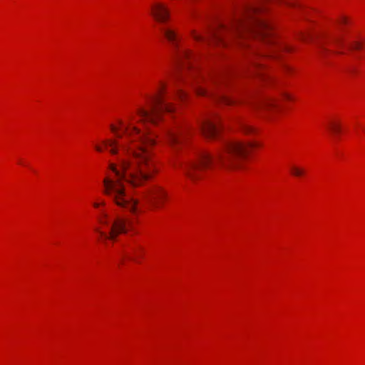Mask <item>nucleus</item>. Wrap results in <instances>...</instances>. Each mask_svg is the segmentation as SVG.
I'll list each match as a JSON object with an SVG mask.
<instances>
[{"label": "nucleus", "mask_w": 365, "mask_h": 365, "mask_svg": "<svg viewBox=\"0 0 365 365\" xmlns=\"http://www.w3.org/2000/svg\"><path fill=\"white\" fill-rule=\"evenodd\" d=\"M291 173L295 177H301L304 174V170L295 165L290 168Z\"/></svg>", "instance_id": "obj_15"}, {"label": "nucleus", "mask_w": 365, "mask_h": 365, "mask_svg": "<svg viewBox=\"0 0 365 365\" xmlns=\"http://www.w3.org/2000/svg\"><path fill=\"white\" fill-rule=\"evenodd\" d=\"M192 37L196 40V41H201L203 39V37L201 36L200 35H198L197 34L193 32L192 33Z\"/></svg>", "instance_id": "obj_21"}, {"label": "nucleus", "mask_w": 365, "mask_h": 365, "mask_svg": "<svg viewBox=\"0 0 365 365\" xmlns=\"http://www.w3.org/2000/svg\"><path fill=\"white\" fill-rule=\"evenodd\" d=\"M164 90L165 86L162 84L157 94L147 97L148 108L140 107L137 109L140 121L157 124L164 112L173 110V107L167 102L163 96Z\"/></svg>", "instance_id": "obj_4"}, {"label": "nucleus", "mask_w": 365, "mask_h": 365, "mask_svg": "<svg viewBox=\"0 0 365 365\" xmlns=\"http://www.w3.org/2000/svg\"><path fill=\"white\" fill-rule=\"evenodd\" d=\"M337 53H339V54L343 53V52H341V51H339V52H337Z\"/></svg>", "instance_id": "obj_27"}, {"label": "nucleus", "mask_w": 365, "mask_h": 365, "mask_svg": "<svg viewBox=\"0 0 365 365\" xmlns=\"http://www.w3.org/2000/svg\"><path fill=\"white\" fill-rule=\"evenodd\" d=\"M176 95L180 99H184L186 96V94L181 90H178Z\"/></svg>", "instance_id": "obj_20"}, {"label": "nucleus", "mask_w": 365, "mask_h": 365, "mask_svg": "<svg viewBox=\"0 0 365 365\" xmlns=\"http://www.w3.org/2000/svg\"><path fill=\"white\" fill-rule=\"evenodd\" d=\"M329 127L331 131L335 135H338L341 132V125L339 123L331 122Z\"/></svg>", "instance_id": "obj_16"}, {"label": "nucleus", "mask_w": 365, "mask_h": 365, "mask_svg": "<svg viewBox=\"0 0 365 365\" xmlns=\"http://www.w3.org/2000/svg\"><path fill=\"white\" fill-rule=\"evenodd\" d=\"M160 31L173 48L178 66L182 67L185 71H189L191 68V61L194 59V56L189 51L180 48V38L175 31L165 27H161Z\"/></svg>", "instance_id": "obj_6"}, {"label": "nucleus", "mask_w": 365, "mask_h": 365, "mask_svg": "<svg viewBox=\"0 0 365 365\" xmlns=\"http://www.w3.org/2000/svg\"><path fill=\"white\" fill-rule=\"evenodd\" d=\"M245 131L247 132V133L248 132H251L252 131V128L250 127V126H246V127H245Z\"/></svg>", "instance_id": "obj_23"}, {"label": "nucleus", "mask_w": 365, "mask_h": 365, "mask_svg": "<svg viewBox=\"0 0 365 365\" xmlns=\"http://www.w3.org/2000/svg\"><path fill=\"white\" fill-rule=\"evenodd\" d=\"M217 79V77L216 76H210L209 78H207L205 76H200V78H197L195 79V83L194 84V87H195V90L196 91V93L198 94V95H205L206 93V90L202 87L201 86L200 84V82L201 81H216Z\"/></svg>", "instance_id": "obj_13"}, {"label": "nucleus", "mask_w": 365, "mask_h": 365, "mask_svg": "<svg viewBox=\"0 0 365 365\" xmlns=\"http://www.w3.org/2000/svg\"><path fill=\"white\" fill-rule=\"evenodd\" d=\"M151 15L159 23H165L170 16L168 8L163 4L159 2L153 3L150 6Z\"/></svg>", "instance_id": "obj_9"}, {"label": "nucleus", "mask_w": 365, "mask_h": 365, "mask_svg": "<svg viewBox=\"0 0 365 365\" xmlns=\"http://www.w3.org/2000/svg\"><path fill=\"white\" fill-rule=\"evenodd\" d=\"M348 23H349V21H348L347 18L346 16H340L336 21V24L339 26V29L340 30H342L343 26L344 25L348 24Z\"/></svg>", "instance_id": "obj_17"}, {"label": "nucleus", "mask_w": 365, "mask_h": 365, "mask_svg": "<svg viewBox=\"0 0 365 365\" xmlns=\"http://www.w3.org/2000/svg\"><path fill=\"white\" fill-rule=\"evenodd\" d=\"M257 146L254 143L230 141L225 144L223 150L213 155L207 151H200L181 159L179 166L192 182L201 179L204 175L219 169L231 170L237 167L240 158L246 156L250 149Z\"/></svg>", "instance_id": "obj_2"}, {"label": "nucleus", "mask_w": 365, "mask_h": 365, "mask_svg": "<svg viewBox=\"0 0 365 365\" xmlns=\"http://www.w3.org/2000/svg\"><path fill=\"white\" fill-rule=\"evenodd\" d=\"M327 43H330L337 48H341L344 44V38L342 35L335 34L324 41H320L319 48L320 49L322 55L330 52L329 49L326 46Z\"/></svg>", "instance_id": "obj_10"}, {"label": "nucleus", "mask_w": 365, "mask_h": 365, "mask_svg": "<svg viewBox=\"0 0 365 365\" xmlns=\"http://www.w3.org/2000/svg\"><path fill=\"white\" fill-rule=\"evenodd\" d=\"M279 49H282V50H289L290 48L287 46H280V48H279Z\"/></svg>", "instance_id": "obj_24"}, {"label": "nucleus", "mask_w": 365, "mask_h": 365, "mask_svg": "<svg viewBox=\"0 0 365 365\" xmlns=\"http://www.w3.org/2000/svg\"><path fill=\"white\" fill-rule=\"evenodd\" d=\"M265 9L263 5L249 6L243 16L232 20L229 25L220 23L218 28L212 31L208 38L215 43L226 44V38L241 40L255 36L266 40L271 35L272 27L264 19L258 16Z\"/></svg>", "instance_id": "obj_3"}, {"label": "nucleus", "mask_w": 365, "mask_h": 365, "mask_svg": "<svg viewBox=\"0 0 365 365\" xmlns=\"http://www.w3.org/2000/svg\"><path fill=\"white\" fill-rule=\"evenodd\" d=\"M98 221L103 228H108L107 232L101 228H96V231L100 235L104 240H115L117 236L121 233H126L128 231L127 225L130 224L127 220L118 217L115 220H111L108 214L101 210L98 216Z\"/></svg>", "instance_id": "obj_5"}, {"label": "nucleus", "mask_w": 365, "mask_h": 365, "mask_svg": "<svg viewBox=\"0 0 365 365\" xmlns=\"http://www.w3.org/2000/svg\"><path fill=\"white\" fill-rule=\"evenodd\" d=\"M130 253H123V258H128L130 260L135 262H140V259L143 256L144 249L140 245H136L130 249Z\"/></svg>", "instance_id": "obj_12"}, {"label": "nucleus", "mask_w": 365, "mask_h": 365, "mask_svg": "<svg viewBox=\"0 0 365 365\" xmlns=\"http://www.w3.org/2000/svg\"><path fill=\"white\" fill-rule=\"evenodd\" d=\"M222 101L225 103V104H227V105H230V104H232L234 103V100L230 98H228V97H223L222 98Z\"/></svg>", "instance_id": "obj_19"}, {"label": "nucleus", "mask_w": 365, "mask_h": 365, "mask_svg": "<svg viewBox=\"0 0 365 365\" xmlns=\"http://www.w3.org/2000/svg\"><path fill=\"white\" fill-rule=\"evenodd\" d=\"M361 48V43L358 41H354L349 44V48L350 50H359Z\"/></svg>", "instance_id": "obj_18"}, {"label": "nucleus", "mask_w": 365, "mask_h": 365, "mask_svg": "<svg viewBox=\"0 0 365 365\" xmlns=\"http://www.w3.org/2000/svg\"><path fill=\"white\" fill-rule=\"evenodd\" d=\"M166 196L167 194L165 190L160 187H154L144 194L145 200L153 203L155 206L158 205V201H163L166 198Z\"/></svg>", "instance_id": "obj_11"}, {"label": "nucleus", "mask_w": 365, "mask_h": 365, "mask_svg": "<svg viewBox=\"0 0 365 365\" xmlns=\"http://www.w3.org/2000/svg\"><path fill=\"white\" fill-rule=\"evenodd\" d=\"M259 106L267 108L277 106V102L274 99L267 98L262 101Z\"/></svg>", "instance_id": "obj_14"}, {"label": "nucleus", "mask_w": 365, "mask_h": 365, "mask_svg": "<svg viewBox=\"0 0 365 365\" xmlns=\"http://www.w3.org/2000/svg\"><path fill=\"white\" fill-rule=\"evenodd\" d=\"M133 116L130 115L127 122L118 120L120 128L111 124L110 128L116 139L105 140L103 141V147L96 145L95 148L98 152L106 150L112 155L118 154L119 150L133 155L132 161L127 159L120 160V168L114 163L109 165L114 176L109 175L103 179V192L117 205L136 213L138 200L127 196L123 181L133 186H139L151 178L155 171L151 148L155 144L156 135L141 132L133 125Z\"/></svg>", "instance_id": "obj_1"}, {"label": "nucleus", "mask_w": 365, "mask_h": 365, "mask_svg": "<svg viewBox=\"0 0 365 365\" xmlns=\"http://www.w3.org/2000/svg\"><path fill=\"white\" fill-rule=\"evenodd\" d=\"M100 205H105V202H103L102 203L95 202L93 203V206L96 208L99 207Z\"/></svg>", "instance_id": "obj_22"}, {"label": "nucleus", "mask_w": 365, "mask_h": 365, "mask_svg": "<svg viewBox=\"0 0 365 365\" xmlns=\"http://www.w3.org/2000/svg\"><path fill=\"white\" fill-rule=\"evenodd\" d=\"M307 36L306 35H303L302 38L305 40Z\"/></svg>", "instance_id": "obj_26"}, {"label": "nucleus", "mask_w": 365, "mask_h": 365, "mask_svg": "<svg viewBox=\"0 0 365 365\" xmlns=\"http://www.w3.org/2000/svg\"><path fill=\"white\" fill-rule=\"evenodd\" d=\"M199 128L207 138H215L220 130L218 119L215 117L206 118L199 123Z\"/></svg>", "instance_id": "obj_8"}, {"label": "nucleus", "mask_w": 365, "mask_h": 365, "mask_svg": "<svg viewBox=\"0 0 365 365\" xmlns=\"http://www.w3.org/2000/svg\"><path fill=\"white\" fill-rule=\"evenodd\" d=\"M286 4L290 6H294V4L292 2L287 1Z\"/></svg>", "instance_id": "obj_25"}, {"label": "nucleus", "mask_w": 365, "mask_h": 365, "mask_svg": "<svg viewBox=\"0 0 365 365\" xmlns=\"http://www.w3.org/2000/svg\"><path fill=\"white\" fill-rule=\"evenodd\" d=\"M187 133V128L178 126L172 129L166 130L165 131V137L170 146L173 150H177L182 144Z\"/></svg>", "instance_id": "obj_7"}]
</instances>
